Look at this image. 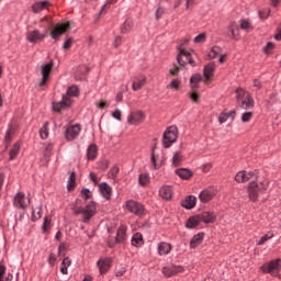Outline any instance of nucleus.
Listing matches in <instances>:
<instances>
[{"instance_id":"12","label":"nucleus","mask_w":281,"mask_h":281,"mask_svg":"<svg viewBox=\"0 0 281 281\" xmlns=\"http://www.w3.org/2000/svg\"><path fill=\"white\" fill-rule=\"evenodd\" d=\"M52 69H54V61H49L42 66V80L40 82V87H45L47 85V80H49V74H52Z\"/></svg>"},{"instance_id":"45","label":"nucleus","mask_w":281,"mask_h":281,"mask_svg":"<svg viewBox=\"0 0 281 281\" xmlns=\"http://www.w3.org/2000/svg\"><path fill=\"white\" fill-rule=\"evenodd\" d=\"M181 160H182L181 153L177 151L172 158L173 166H179L181 164Z\"/></svg>"},{"instance_id":"18","label":"nucleus","mask_w":281,"mask_h":281,"mask_svg":"<svg viewBox=\"0 0 281 281\" xmlns=\"http://www.w3.org/2000/svg\"><path fill=\"white\" fill-rule=\"evenodd\" d=\"M99 190L104 199H106L108 201L109 199H111V195L113 194V189L111 188V186H109V183H100Z\"/></svg>"},{"instance_id":"10","label":"nucleus","mask_w":281,"mask_h":281,"mask_svg":"<svg viewBox=\"0 0 281 281\" xmlns=\"http://www.w3.org/2000/svg\"><path fill=\"white\" fill-rule=\"evenodd\" d=\"M13 205L18 210H27V206L30 205V199L25 196V193L20 192L14 196Z\"/></svg>"},{"instance_id":"35","label":"nucleus","mask_w":281,"mask_h":281,"mask_svg":"<svg viewBox=\"0 0 281 281\" xmlns=\"http://www.w3.org/2000/svg\"><path fill=\"white\" fill-rule=\"evenodd\" d=\"M176 175H178L180 179H190V177H192V171L189 169H178L176 170Z\"/></svg>"},{"instance_id":"23","label":"nucleus","mask_w":281,"mask_h":281,"mask_svg":"<svg viewBox=\"0 0 281 281\" xmlns=\"http://www.w3.org/2000/svg\"><path fill=\"white\" fill-rule=\"evenodd\" d=\"M196 205V196L189 195L186 198V200L182 202V207H186L187 210H192Z\"/></svg>"},{"instance_id":"58","label":"nucleus","mask_w":281,"mask_h":281,"mask_svg":"<svg viewBox=\"0 0 281 281\" xmlns=\"http://www.w3.org/2000/svg\"><path fill=\"white\" fill-rule=\"evenodd\" d=\"M5 267L0 263V281H4L3 278L5 277Z\"/></svg>"},{"instance_id":"51","label":"nucleus","mask_w":281,"mask_h":281,"mask_svg":"<svg viewBox=\"0 0 281 281\" xmlns=\"http://www.w3.org/2000/svg\"><path fill=\"white\" fill-rule=\"evenodd\" d=\"M181 85V81H179V79H173L170 85H169V88L170 89H179V86Z\"/></svg>"},{"instance_id":"30","label":"nucleus","mask_w":281,"mask_h":281,"mask_svg":"<svg viewBox=\"0 0 281 281\" xmlns=\"http://www.w3.org/2000/svg\"><path fill=\"white\" fill-rule=\"evenodd\" d=\"M21 150V144L15 143L12 147V149L9 151L10 155V161H14L16 157L19 156V153Z\"/></svg>"},{"instance_id":"49","label":"nucleus","mask_w":281,"mask_h":281,"mask_svg":"<svg viewBox=\"0 0 281 281\" xmlns=\"http://www.w3.org/2000/svg\"><path fill=\"white\" fill-rule=\"evenodd\" d=\"M227 120H229V114H227V113L220 114V116H218L220 124H225V122H227Z\"/></svg>"},{"instance_id":"6","label":"nucleus","mask_w":281,"mask_h":281,"mask_svg":"<svg viewBox=\"0 0 281 281\" xmlns=\"http://www.w3.org/2000/svg\"><path fill=\"white\" fill-rule=\"evenodd\" d=\"M281 269V259L272 260L269 263H266L260 267L262 273H270V276L277 277L280 273Z\"/></svg>"},{"instance_id":"47","label":"nucleus","mask_w":281,"mask_h":281,"mask_svg":"<svg viewBox=\"0 0 281 281\" xmlns=\"http://www.w3.org/2000/svg\"><path fill=\"white\" fill-rule=\"evenodd\" d=\"M12 135H14V127L10 126L7 131V134H5V142H11L12 140Z\"/></svg>"},{"instance_id":"3","label":"nucleus","mask_w":281,"mask_h":281,"mask_svg":"<svg viewBox=\"0 0 281 281\" xmlns=\"http://www.w3.org/2000/svg\"><path fill=\"white\" fill-rule=\"evenodd\" d=\"M265 190H267V182H261L260 184L255 181L250 182L248 187V196L250 201H257L258 195L261 192H265Z\"/></svg>"},{"instance_id":"16","label":"nucleus","mask_w":281,"mask_h":281,"mask_svg":"<svg viewBox=\"0 0 281 281\" xmlns=\"http://www.w3.org/2000/svg\"><path fill=\"white\" fill-rule=\"evenodd\" d=\"M127 122L128 124H142V122H144V112H132L127 117Z\"/></svg>"},{"instance_id":"63","label":"nucleus","mask_w":281,"mask_h":281,"mask_svg":"<svg viewBox=\"0 0 281 281\" xmlns=\"http://www.w3.org/2000/svg\"><path fill=\"white\" fill-rule=\"evenodd\" d=\"M202 170H203V172H210V170H212V164L207 162V164L203 165Z\"/></svg>"},{"instance_id":"7","label":"nucleus","mask_w":281,"mask_h":281,"mask_svg":"<svg viewBox=\"0 0 281 281\" xmlns=\"http://www.w3.org/2000/svg\"><path fill=\"white\" fill-rule=\"evenodd\" d=\"M125 207L131 212L132 214H135V216H143V214L146 212V209H144V205L135 200H128L125 202Z\"/></svg>"},{"instance_id":"54","label":"nucleus","mask_w":281,"mask_h":281,"mask_svg":"<svg viewBox=\"0 0 281 281\" xmlns=\"http://www.w3.org/2000/svg\"><path fill=\"white\" fill-rule=\"evenodd\" d=\"M269 14H271V10H266V11H259V18L261 20L268 19Z\"/></svg>"},{"instance_id":"64","label":"nucleus","mask_w":281,"mask_h":281,"mask_svg":"<svg viewBox=\"0 0 281 281\" xmlns=\"http://www.w3.org/2000/svg\"><path fill=\"white\" fill-rule=\"evenodd\" d=\"M114 47H120V45H122V37L121 36H116L113 43Z\"/></svg>"},{"instance_id":"21","label":"nucleus","mask_w":281,"mask_h":281,"mask_svg":"<svg viewBox=\"0 0 281 281\" xmlns=\"http://www.w3.org/2000/svg\"><path fill=\"white\" fill-rule=\"evenodd\" d=\"M199 216L202 223H214V221H216V215L214 213L203 212Z\"/></svg>"},{"instance_id":"40","label":"nucleus","mask_w":281,"mask_h":281,"mask_svg":"<svg viewBox=\"0 0 281 281\" xmlns=\"http://www.w3.org/2000/svg\"><path fill=\"white\" fill-rule=\"evenodd\" d=\"M110 104L111 103L109 101H106V100H100V101L95 102L97 109H101V110L109 109Z\"/></svg>"},{"instance_id":"39","label":"nucleus","mask_w":281,"mask_h":281,"mask_svg":"<svg viewBox=\"0 0 281 281\" xmlns=\"http://www.w3.org/2000/svg\"><path fill=\"white\" fill-rule=\"evenodd\" d=\"M218 54H221V47H218V46H214L211 50H210V53H209V58L210 59H214V58H216L217 56H218Z\"/></svg>"},{"instance_id":"55","label":"nucleus","mask_w":281,"mask_h":281,"mask_svg":"<svg viewBox=\"0 0 281 281\" xmlns=\"http://www.w3.org/2000/svg\"><path fill=\"white\" fill-rule=\"evenodd\" d=\"M112 117H114V120H119V122H122V111L115 110V111L112 113Z\"/></svg>"},{"instance_id":"33","label":"nucleus","mask_w":281,"mask_h":281,"mask_svg":"<svg viewBox=\"0 0 281 281\" xmlns=\"http://www.w3.org/2000/svg\"><path fill=\"white\" fill-rule=\"evenodd\" d=\"M69 267H71V259L66 257V258H64V260L61 262V268H60L63 276H67L69 273L67 270V269H69Z\"/></svg>"},{"instance_id":"59","label":"nucleus","mask_w":281,"mask_h":281,"mask_svg":"<svg viewBox=\"0 0 281 281\" xmlns=\"http://www.w3.org/2000/svg\"><path fill=\"white\" fill-rule=\"evenodd\" d=\"M81 195L85 198V199H91V191L89 189H83L81 191Z\"/></svg>"},{"instance_id":"62","label":"nucleus","mask_w":281,"mask_h":281,"mask_svg":"<svg viewBox=\"0 0 281 281\" xmlns=\"http://www.w3.org/2000/svg\"><path fill=\"white\" fill-rule=\"evenodd\" d=\"M124 273H126V268H119L116 270V278H122V276H124Z\"/></svg>"},{"instance_id":"34","label":"nucleus","mask_w":281,"mask_h":281,"mask_svg":"<svg viewBox=\"0 0 281 281\" xmlns=\"http://www.w3.org/2000/svg\"><path fill=\"white\" fill-rule=\"evenodd\" d=\"M133 25H134L133 20L127 19V20L124 22L123 26L121 27L122 34H128V32H130L131 30H133Z\"/></svg>"},{"instance_id":"43","label":"nucleus","mask_w":281,"mask_h":281,"mask_svg":"<svg viewBox=\"0 0 281 281\" xmlns=\"http://www.w3.org/2000/svg\"><path fill=\"white\" fill-rule=\"evenodd\" d=\"M76 188V173L72 172L68 180V190H74Z\"/></svg>"},{"instance_id":"14","label":"nucleus","mask_w":281,"mask_h":281,"mask_svg":"<svg viewBox=\"0 0 281 281\" xmlns=\"http://www.w3.org/2000/svg\"><path fill=\"white\" fill-rule=\"evenodd\" d=\"M256 177V172L254 171H239L235 176V181L237 183H247L250 179H254Z\"/></svg>"},{"instance_id":"26","label":"nucleus","mask_w":281,"mask_h":281,"mask_svg":"<svg viewBox=\"0 0 281 281\" xmlns=\"http://www.w3.org/2000/svg\"><path fill=\"white\" fill-rule=\"evenodd\" d=\"M203 238H204L203 233H199L195 236H193V238L190 241L191 249H195V247H199V245H201V243H203Z\"/></svg>"},{"instance_id":"17","label":"nucleus","mask_w":281,"mask_h":281,"mask_svg":"<svg viewBox=\"0 0 281 281\" xmlns=\"http://www.w3.org/2000/svg\"><path fill=\"white\" fill-rule=\"evenodd\" d=\"M97 267L99 268L101 276H104V273H106V271L111 269V259L110 258L100 259L97 262Z\"/></svg>"},{"instance_id":"53","label":"nucleus","mask_w":281,"mask_h":281,"mask_svg":"<svg viewBox=\"0 0 281 281\" xmlns=\"http://www.w3.org/2000/svg\"><path fill=\"white\" fill-rule=\"evenodd\" d=\"M194 43H205V33H201L194 38Z\"/></svg>"},{"instance_id":"50","label":"nucleus","mask_w":281,"mask_h":281,"mask_svg":"<svg viewBox=\"0 0 281 281\" xmlns=\"http://www.w3.org/2000/svg\"><path fill=\"white\" fill-rule=\"evenodd\" d=\"M52 225V222L48 217H45L44 224H43V232H49V227Z\"/></svg>"},{"instance_id":"56","label":"nucleus","mask_w":281,"mask_h":281,"mask_svg":"<svg viewBox=\"0 0 281 281\" xmlns=\"http://www.w3.org/2000/svg\"><path fill=\"white\" fill-rule=\"evenodd\" d=\"M74 45V40L72 38H68L65 43H64V49H71V46Z\"/></svg>"},{"instance_id":"48","label":"nucleus","mask_w":281,"mask_h":281,"mask_svg":"<svg viewBox=\"0 0 281 281\" xmlns=\"http://www.w3.org/2000/svg\"><path fill=\"white\" fill-rule=\"evenodd\" d=\"M112 3H117V0H109L101 9V14L111 8Z\"/></svg>"},{"instance_id":"24","label":"nucleus","mask_w":281,"mask_h":281,"mask_svg":"<svg viewBox=\"0 0 281 281\" xmlns=\"http://www.w3.org/2000/svg\"><path fill=\"white\" fill-rule=\"evenodd\" d=\"M214 69H215L214 64H209L204 67V78H205L204 82L212 80V76H214Z\"/></svg>"},{"instance_id":"1","label":"nucleus","mask_w":281,"mask_h":281,"mask_svg":"<svg viewBox=\"0 0 281 281\" xmlns=\"http://www.w3.org/2000/svg\"><path fill=\"white\" fill-rule=\"evenodd\" d=\"M236 94H237L236 95L237 104L238 106H240V109H245L246 111H249V109H254L255 106L254 98L247 90L243 88H238L236 90Z\"/></svg>"},{"instance_id":"2","label":"nucleus","mask_w":281,"mask_h":281,"mask_svg":"<svg viewBox=\"0 0 281 281\" xmlns=\"http://www.w3.org/2000/svg\"><path fill=\"white\" fill-rule=\"evenodd\" d=\"M80 91L78 90V86H70L67 90V95L63 97V100L53 105L54 111H60V109H67L69 104H71L70 98H78Z\"/></svg>"},{"instance_id":"46","label":"nucleus","mask_w":281,"mask_h":281,"mask_svg":"<svg viewBox=\"0 0 281 281\" xmlns=\"http://www.w3.org/2000/svg\"><path fill=\"white\" fill-rule=\"evenodd\" d=\"M271 238H273V233L266 234L265 236H262L260 238V240L257 243V245H265V243H267V240H271Z\"/></svg>"},{"instance_id":"8","label":"nucleus","mask_w":281,"mask_h":281,"mask_svg":"<svg viewBox=\"0 0 281 281\" xmlns=\"http://www.w3.org/2000/svg\"><path fill=\"white\" fill-rule=\"evenodd\" d=\"M71 30V25L69 22L66 23H58L56 26L50 31V36L54 38V41H60V36L65 34L66 32H69Z\"/></svg>"},{"instance_id":"20","label":"nucleus","mask_w":281,"mask_h":281,"mask_svg":"<svg viewBox=\"0 0 281 281\" xmlns=\"http://www.w3.org/2000/svg\"><path fill=\"white\" fill-rule=\"evenodd\" d=\"M199 223H202L201 222V216L200 215H193L191 216L188 221H187V224H186V227L188 229H194V227H196L199 225Z\"/></svg>"},{"instance_id":"13","label":"nucleus","mask_w":281,"mask_h":281,"mask_svg":"<svg viewBox=\"0 0 281 281\" xmlns=\"http://www.w3.org/2000/svg\"><path fill=\"white\" fill-rule=\"evenodd\" d=\"M81 127L79 124L69 125L66 130V139L67 142H74L76 137L80 135Z\"/></svg>"},{"instance_id":"29","label":"nucleus","mask_w":281,"mask_h":281,"mask_svg":"<svg viewBox=\"0 0 281 281\" xmlns=\"http://www.w3.org/2000/svg\"><path fill=\"white\" fill-rule=\"evenodd\" d=\"M87 157L89 160L95 159L98 157V146L95 144H91L87 149Z\"/></svg>"},{"instance_id":"42","label":"nucleus","mask_w":281,"mask_h":281,"mask_svg":"<svg viewBox=\"0 0 281 281\" xmlns=\"http://www.w3.org/2000/svg\"><path fill=\"white\" fill-rule=\"evenodd\" d=\"M162 273H164V276H166V278H172V276H175V270H173L172 266L171 267H164L162 268Z\"/></svg>"},{"instance_id":"5","label":"nucleus","mask_w":281,"mask_h":281,"mask_svg":"<svg viewBox=\"0 0 281 281\" xmlns=\"http://www.w3.org/2000/svg\"><path fill=\"white\" fill-rule=\"evenodd\" d=\"M75 214H82L83 223H87L95 215V203L90 202L86 207L76 209Z\"/></svg>"},{"instance_id":"31","label":"nucleus","mask_w":281,"mask_h":281,"mask_svg":"<svg viewBox=\"0 0 281 281\" xmlns=\"http://www.w3.org/2000/svg\"><path fill=\"white\" fill-rule=\"evenodd\" d=\"M132 245L134 247H142L144 245V237L140 235V233L134 234L132 237Z\"/></svg>"},{"instance_id":"36","label":"nucleus","mask_w":281,"mask_h":281,"mask_svg":"<svg viewBox=\"0 0 281 281\" xmlns=\"http://www.w3.org/2000/svg\"><path fill=\"white\" fill-rule=\"evenodd\" d=\"M40 136L42 139H47V137H49V122H46L40 130Z\"/></svg>"},{"instance_id":"9","label":"nucleus","mask_w":281,"mask_h":281,"mask_svg":"<svg viewBox=\"0 0 281 281\" xmlns=\"http://www.w3.org/2000/svg\"><path fill=\"white\" fill-rule=\"evenodd\" d=\"M194 56H196V53H189L184 49H181L178 55V64L183 67L186 63H189L192 67H194Z\"/></svg>"},{"instance_id":"4","label":"nucleus","mask_w":281,"mask_h":281,"mask_svg":"<svg viewBox=\"0 0 281 281\" xmlns=\"http://www.w3.org/2000/svg\"><path fill=\"white\" fill-rule=\"evenodd\" d=\"M178 130L177 126L172 125L167 128L164 133L162 144L165 148H170L175 142H177Z\"/></svg>"},{"instance_id":"11","label":"nucleus","mask_w":281,"mask_h":281,"mask_svg":"<svg viewBox=\"0 0 281 281\" xmlns=\"http://www.w3.org/2000/svg\"><path fill=\"white\" fill-rule=\"evenodd\" d=\"M46 37L47 34L41 33L38 30L29 31L26 34V41L33 44L42 43V41H45Z\"/></svg>"},{"instance_id":"15","label":"nucleus","mask_w":281,"mask_h":281,"mask_svg":"<svg viewBox=\"0 0 281 281\" xmlns=\"http://www.w3.org/2000/svg\"><path fill=\"white\" fill-rule=\"evenodd\" d=\"M214 196H216V191L214 189H205L199 194L201 203H210Z\"/></svg>"},{"instance_id":"44","label":"nucleus","mask_w":281,"mask_h":281,"mask_svg":"<svg viewBox=\"0 0 281 281\" xmlns=\"http://www.w3.org/2000/svg\"><path fill=\"white\" fill-rule=\"evenodd\" d=\"M251 117H254V112H245L241 114V122L244 123L250 122Z\"/></svg>"},{"instance_id":"57","label":"nucleus","mask_w":281,"mask_h":281,"mask_svg":"<svg viewBox=\"0 0 281 281\" xmlns=\"http://www.w3.org/2000/svg\"><path fill=\"white\" fill-rule=\"evenodd\" d=\"M240 27H241V30H249V27H251V24L249 23V21L243 20L240 22Z\"/></svg>"},{"instance_id":"37","label":"nucleus","mask_w":281,"mask_h":281,"mask_svg":"<svg viewBox=\"0 0 281 281\" xmlns=\"http://www.w3.org/2000/svg\"><path fill=\"white\" fill-rule=\"evenodd\" d=\"M150 182V177L147 173H140L138 178V183L140 186H148Z\"/></svg>"},{"instance_id":"19","label":"nucleus","mask_w":281,"mask_h":281,"mask_svg":"<svg viewBox=\"0 0 281 281\" xmlns=\"http://www.w3.org/2000/svg\"><path fill=\"white\" fill-rule=\"evenodd\" d=\"M159 196H161V199H165V201H170V199H172V187H161L159 190Z\"/></svg>"},{"instance_id":"38","label":"nucleus","mask_w":281,"mask_h":281,"mask_svg":"<svg viewBox=\"0 0 281 281\" xmlns=\"http://www.w3.org/2000/svg\"><path fill=\"white\" fill-rule=\"evenodd\" d=\"M201 80H202L201 75H193L190 79L192 89H196V85H199Z\"/></svg>"},{"instance_id":"41","label":"nucleus","mask_w":281,"mask_h":281,"mask_svg":"<svg viewBox=\"0 0 281 281\" xmlns=\"http://www.w3.org/2000/svg\"><path fill=\"white\" fill-rule=\"evenodd\" d=\"M236 27H238L236 25V23H231V25L228 26V33L227 34L231 38H236Z\"/></svg>"},{"instance_id":"60","label":"nucleus","mask_w":281,"mask_h":281,"mask_svg":"<svg viewBox=\"0 0 281 281\" xmlns=\"http://www.w3.org/2000/svg\"><path fill=\"white\" fill-rule=\"evenodd\" d=\"M172 268H173V276H177V273H183V267L172 266Z\"/></svg>"},{"instance_id":"61","label":"nucleus","mask_w":281,"mask_h":281,"mask_svg":"<svg viewBox=\"0 0 281 281\" xmlns=\"http://www.w3.org/2000/svg\"><path fill=\"white\" fill-rule=\"evenodd\" d=\"M55 262H56V255L50 254L49 257H48V265H50V267H54Z\"/></svg>"},{"instance_id":"52","label":"nucleus","mask_w":281,"mask_h":281,"mask_svg":"<svg viewBox=\"0 0 281 281\" xmlns=\"http://www.w3.org/2000/svg\"><path fill=\"white\" fill-rule=\"evenodd\" d=\"M151 164H153V168L155 170H157L159 168V165H157V156H155V150H153V153H151Z\"/></svg>"},{"instance_id":"32","label":"nucleus","mask_w":281,"mask_h":281,"mask_svg":"<svg viewBox=\"0 0 281 281\" xmlns=\"http://www.w3.org/2000/svg\"><path fill=\"white\" fill-rule=\"evenodd\" d=\"M41 212H43V204L38 203L35 207L32 209L33 221H38V218H41Z\"/></svg>"},{"instance_id":"25","label":"nucleus","mask_w":281,"mask_h":281,"mask_svg":"<svg viewBox=\"0 0 281 281\" xmlns=\"http://www.w3.org/2000/svg\"><path fill=\"white\" fill-rule=\"evenodd\" d=\"M172 250V246L168 243H160L158 245V254L159 256H168V252Z\"/></svg>"},{"instance_id":"28","label":"nucleus","mask_w":281,"mask_h":281,"mask_svg":"<svg viewBox=\"0 0 281 281\" xmlns=\"http://www.w3.org/2000/svg\"><path fill=\"white\" fill-rule=\"evenodd\" d=\"M49 5V1H42V2H36L32 5V11L35 14H38V12H42V10H45Z\"/></svg>"},{"instance_id":"27","label":"nucleus","mask_w":281,"mask_h":281,"mask_svg":"<svg viewBox=\"0 0 281 281\" xmlns=\"http://www.w3.org/2000/svg\"><path fill=\"white\" fill-rule=\"evenodd\" d=\"M146 85V78H135L133 83H132V89L133 91H139L144 86Z\"/></svg>"},{"instance_id":"22","label":"nucleus","mask_w":281,"mask_h":281,"mask_svg":"<svg viewBox=\"0 0 281 281\" xmlns=\"http://www.w3.org/2000/svg\"><path fill=\"white\" fill-rule=\"evenodd\" d=\"M126 240V226L121 225L117 229L115 243H124Z\"/></svg>"}]
</instances>
